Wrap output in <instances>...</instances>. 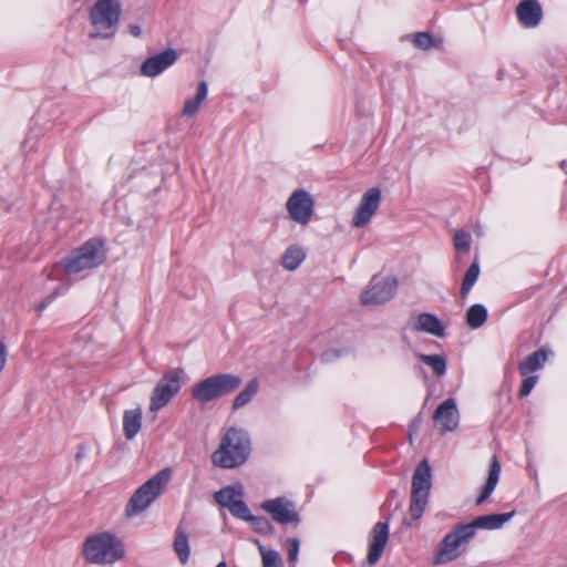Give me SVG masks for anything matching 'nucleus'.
I'll list each match as a JSON object with an SVG mask.
<instances>
[{
    "mask_svg": "<svg viewBox=\"0 0 567 567\" xmlns=\"http://www.w3.org/2000/svg\"><path fill=\"white\" fill-rule=\"evenodd\" d=\"M250 450L251 442L248 433L231 427L226 432L218 450L213 453L212 462L221 468H235L247 461Z\"/></svg>",
    "mask_w": 567,
    "mask_h": 567,
    "instance_id": "obj_1",
    "label": "nucleus"
},
{
    "mask_svg": "<svg viewBox=\"0 0 567 567\" xmlns=\"http://www.w3.org/2000/svg\"><path fill=\"white\" fill-rule=\"evenodd\" d=\"M86 561L97 565L113 564L124 557L122 542L114 534H93L83 543Z\"/></svg>",
    "mask_w": 567,
    "mask_h": 567,
    "instance_id": "obj_2",
    "label": "nucleus"
},
{
    "mask_svg": "<svg viewBox=\"0 0 567 567\" xmlns=\"http://www.w3.org/2000/svg\"><path fill=\"white\" fill-rule=\"evenodd\" d=\"M169 478L171 471L165 468L141 485L128 499L125 506V515L133 517L147 509L164 492Z\"/></svg>",
    "mask_w": 567,
    "mask_h": 567,
    "instance_id": "obj_3",
    "label": "nucleus"
},
{
    "mask_svg": "<svg viewBox=\"0 0 567 567\" xmlns=\"http://www.w3.org/2000/svg\"><path fill=\"white\" fill-rule=\"evenodd\" d=\"M122 16V6L118 0H97L90 10V22L94 30L90 33L92 39H107L114 35Z\"/></svg>",
    "mask_w": 567,
    "mask_h": 567,
    "instance_id": "obj_4",
    "label": "nucleus"
},
{
    "mask_svg": "<svg viewBox=\"0 0 567 567\" xmlns=\"http://www.w3.org/2000/svg\"><path fill=\"white\" fill-rule=\"evenodd\" d=\"M241 378L231 373H220L208 377L192 388V398L200 404H206L239 388Z\"/></svg>",
    "mask_w": 567,
    "mask_h": 567,
    "instance_id": "obj_5",
    "label": "nucleus"
},
{
    "mask_svg": "<svg viewBox=\"0 0 567 567\" xmlns=\"http://www.w3.org/2000/svg\"><path fill=\"white\" fill-rule=\"evenodd\" d=\"M105 259L106 250L103 243L97 239H90L64 258L62 266L68 275H72L99 267Z\"/></svg>",
    "mask_w": 567,
    "mask_h": 567,
    "instance_id": "obj_6",
    "label": "nucleus"
},
{
    "mask_svg": "<svg viewBox=\"0 0 567 567\" xmlns=\"http://www.w3.org/2000/svg\"><path fill=\"white\" fill-rule=\"evenodd\" d=\"M431 488V467L424 460L416 466L412 477V492L410 514L413 519H419L427 504Z\"/></svg>",
    "mask_w": 567,
    "mask_h": 567,
    "instance_id": "obj_7",
    "label": "nucleus"
},
{
    "mask_svg": "<svg viewBox=\"0 0 567 567\" xmlns=\"http://www.w3.org/2000/svg\"><path fill=\"white\" fill-rule=\"evenodd\" d=\"M183 374L184 371L182 369H172L164 373L152 392L151 412L162 410L179 392Z\"/></svg>",
    "mask_w": 567,
    "mask_h": 567,
    "instance_id": "obj_8",
    "label": "nucleus"
},
{
    "mask_svg": "<svg viewBox=\"0 0 567 567\" xmlns=\"http://www.w3.org/2000/svg\"><path fill=\"white\" fill-rule=\"evenodd\" d=\"M396 279L393 277L374 276L370 285L361 292L363 306H377L391 300L396 291Z\"/></svg>",
    "mask_w": 567,
    "mask_h": 567,
    "instance_id": "obj_9",
    "label": "nucleus"
},
{
    "mask_svg": "<svg viewBox=\"0 0 567 567\" xmlns=\"http://www.w3.org/2000/svg\"><path fill=\"white\" fill-rule=\"evenodd\" d=\"M286 209L295 223L307 226L315 214V199L306 189H296L287 199Z\"/></svg>",
    "mask_w": 567,
    "mask_h": 567,
    "instance_id": "obj_10",
    "label": "nucleus"
},
{
    "mask_svg": "<svg viewBox=\"0 0 567 567\" xmlns=\"http://www.w3.org/2000/svg\"><path fill=\"white\" fill-rule=\"evenodd\" d=\"M261 508L278 524L296 527L300 515L296 504L287 497H277L262 502Z\"/></svg>",
    "mask_w": 567,
    "mask_h": 567,
    "instance_id": "obj_11",
    "label": "nucleus"
},
{
    "mask_svg": "<svg viewBox=\"0 0 567 567\" xmlns=\"http://www.w3.org/2000/svg\"><path fill=\"white\" fill-rule=\"evenodd\" d=\"M474 534H446L439 544L433 558V565H444L456 559L462 547L466 546Z\"/></svg>",
    "mask_w": 567,
    "mask_h": 567,
    "instance_id": "obj_12",
    "label": "nucleus"
},
{
    "mask_svg": "<svg viewBox=\"0 0 567 567\" xmlns=\"http://www.w3.org/2000/svg\"><path fill=\"white\" fill-rule=\"evenodd\" d=\"M381 202V192L379 188L368 189L361 197L359 206L352 217V226L360 228L365 226L377 213Z\"/></svg>",
    "mask_w": 567,
    "mask_h": 567,
    "instance_id": "obj_13",
    "label": "nucleus"
},
{
    "mask_svg": "<svg viewBox=\"0 0 567 567\" xmlns=\"http://www.w3.org/2000/svg\"><path fill=\"white\" fill-rule=\"evenodd\" d=\"M514 516V512L478 516L471 522L455 524L450 532H475L476 529H499Z\"/></svg>",
    "mask_w": 567,
    "mask_h": 567,
    "instance_id": "obj_14",
    "label": "nucleus"
},
{
    "mask_svg": "<svg viewBox=\"0 0 567 567\" xmlns=\"http://www.w3.org/2000/svg\"><path fill=\"white\" fill-rule=\"evenodd\" d=\"M434 426L441 432L454 431L460 421V414L454 399L443 401L433 414Z\"/></svg>",
    "mask_w": 567,
    "mask_h": 567,
    "instance_id": "obj_15",
    "label": "nucleus"
},
{
    "mask_svg": "<svg viewBox=\"0 0 567 567\" xmlns=\"http://www.w3.org/2000/svg\"><path fill=\"white\" fill-rule=\"evenodd\" d=\"M176 60L177 52L174 49H167L146 59L141 65V73L145 76L154 78L173 65Z\"/></svg>",
    "mask_w": 567,
    "mask_h": 567,
    "instance_id": "obj_16",
    "label": "nucleus"
},
{
    "mask_svg": "<svg viewBox=\"0 0 567 567\" xmlns=\"http://www.w3.org/2000/svg\"><path fill=\"white\" fill-rule=\"evenodd\" d=\"M516 16L525 28H536L543 19V9L537 0H524L516 7Z\"/></svg>",
    "mask_w": 567,
    "mask_h": 567,
    "instance_id": "obj_17",
    "label": "nucleus"
},
{
    "mask_svg": "<svg viewBox=\"0 0 567 567\" xmlns=\"http://www.w3.org/2000/svg\"><path fill=\"white\" fill-rule=\"evenodd\" d=\"M501 475V463L496 455H493L489 463L488 476L482 487L481 494L475 501L476 505H482L494 492Z\"/></svg>",
    "mask_w": 567,
    "mask_h": 567,
    "instance_id": "obj_18",
    "label": "nucleus"
},
{
    "mask_svg": "<svg viewBox=\"0 0 567 567\" xmlns=\"http://www.w3.org/2000/svg\"><path fill=\"white\" fill-rule=\"evenodd\" d=\"M549 352L545 349H538L530 355L526 357L518 364V372L522 377H527L532 372H535L544 367L548 359Z\"/></svg>",
    "mask_w": 567,
    "mask_h": 567,
    "instance_id": "obj_19",
    "label": "nucleus"
},
{
    "mask_svg": "<svg viewBox=\"0 0 567 567\" xmlns=\"http://www.w3.org/2000/svg\"><path fill=\"white\" fill-rule=\"evenodd\" d=\"M142 427V409L136 408L124 411L123 432L126 440H133Z\"/></svg>",
    "mask_w": 567,
    "mask_h": 567,
    "instance_id": "obj_20",
    "label": "nucleus"
},
{
    "mask_svg": "<svg viewBox=\"0 0 567 567\" xmlns=\"http://www.w3.org/2000/svg\"><path fill=\"white\" fill-rule=\"evenodd\" d=\"M415 330L424 331L440 338L444 336V327L439 318L427 312L419 315Z\"/></svg>",
    "mask_w": 567,
    "mask_h": 567,
    "instance_id": "obj_21",
    "label": "nucleus"
},
{
    "mask_svg": "<svg viewBox=\"0 0 567 567\" xmlns=\"http://www.w3.org/2000/svg\"><path fill=\"white\" fill-rule=\"evenodd\" d=\"M389 543V534H373L372 537L369 539V543H368V555H367V560L370 565H375L386 545Z\"/></svg>",
    "mask_w": 567,
    "mask_h": 567,
    "instance_id": "obj_22",
    "label": "nucleus"
},
{
    "mask_svg": "<svg viewBox=\"0 0 567 567\" xmlns=\"http://www.w3.org/2000/svg\"><path fill=\"white\" fill-rule=\"evenodd\" d=\"M217 504L230 508L238 499L244 498L241 485L226 486L214 494Z\"/></svg>",
    "mask_w": 567,
    "mask_h": 567,
    "instance_id": "obj_23",
    "label": "nucleus"
},
{
    "mask_svg": "<svg viewBox=\"0 0 567 567\" xmlns=\"http://www.w3.org/2000/svg\"><path fill=\"white\" fill-rule=\"evenodd\" d=\"M207 93H208L207 83L205 81H203L199 83V85L197 87L196 96L193 99H188L185 102L184 107L182 110V115L187 116V117L195 115L198 112L202 103L206 100Z\"/></svg>",
    "mask_w": 567,
    "mask_h": 567,
    "instance_id": "obj_24",
    "label": "nucleus"
},
{
    "mask_svg": "<svg viewBox=\"0 0 567 567\" xmlns=\"http://www.w3.org/2000/svg\"><path fill=\"white\" fill-rule=\"evenodd\" d=\"M229 512L237 518L251 522L254 527L261 528V525H268L266 518L250 515L249 508L244 502V498H240L235 504H233V506L229 508Z\"/></svg>",
    "mask_w": 567,
    "mask_h": 567,
    "instance_id": "obj_25",
    "label": "nucleus"
},
{
    "mask_svg": "<svg viewBox=\"0 0 567 567\" xmlns=\"http://www.w3.org/2000/svg\"><path fill=\"white\" fill-rule=\"evenodd\" d=\"M306 258V251L302 247L290 246L281 258V265L287 270H296Z\"/></svg>",
    "mask_w": 567,
    "mask_h": 567,
    "instance_id": "obj_26",
    "label": "nucleus"
},
{
    "mask_svg": "<svg viewBox=\"0 0 567 567\" xmlns=\"http://www.w3.org/2000/svg\"><path fill=\"white\" fill-rule=\"evenodd\" d=\"M259 382L256 378L251 379L245 389L233 401V409L237 410L248 404L257 394Z\"/></svg>",
    "mask_w": 567,
    "mask_h": 567,
    "instance_id": "obj_27",
    "label": "nucleus"
},
{
    "mask_svg": "<svg viewBox=\"0 0 567 567\" xmlns=\"http://www.w3.org/2000/svg\"><path fill=\"white\" fill-rule=\"evenodd\" d=\"M487 319V310L483 305L476 303L468 308L466 312V323L472 329L481 328Z\"/></svg>",
    "mask_w": 567,
    "mask_h": 567,
    "instance_id": "obj_28",
    "label": "nucleus"
},
{
    "mask_svg": "<svg viewBox=\"0 0 567 567\" xmlns=\"http://www.w3.org/2000/svg\"><path fill=\"white\" fill-rule=\"evenodd\" d=\"M480 276V265L475 260L466 270L461 286V297L465 299Z\"/></svg>",
    "mask_w": 567,
    "mask_h": 567,
    "instance_id": "obj_29",
    "label": "nucleus"
},
{
    "mask_svg": "<svg viewBox=\"0 0 567 567\" xmlns=\"http://www.w3.org/2000/svg\"><path fill=\"white\" fill-rule=\"evenodd\" d=\"M174 550L181 564H186L189 558V543L186 534H177L173 544Z\"/></svg>",
    "mask_w": 567,
    "mask_h": 567,
    "instance_id": "obj_30",
    "label": "nucleus"
},
{
    "mask_svg": "<svg viewBox=\"0 0 567 567\" xmlns=\"http://www.w3.org/2000/svg\"><path fill=\"white\" fill-rule=\"evenodd\" d=\"M420 360L426 365L431 367L437 377H441L446 371V361L439 354H421Z\"/></svg>",
    "mask_w": 567,
    "mask_h": 567,
    "instance_id": "obj_31",
    "label": "nucleus"
},
{
    "mask_svg": "<svg viewBox=\"0 0 567 567\" xmlns=\"http://www.w3.org/2000/svg\"><path fill=\"white\" fill-rule=\"evenodd\" d=\"M454 247L457 252L467 254L471 248V236L464 230H456L454 234Z\"/></svg>",
    "mask_w": 567,
    "mask_h": 567,
    "instance_id": "obj_32",
    "label": "nucleus"
},
{
    "mask_svg": "<svg viewBox=\"0 0 567 567\" xmlns=\"http://www.w3.org/2000/svg\"><path fill=\"white\" fill-rule=\"evenodd\" d=\"M264 567H281L280 555L276 550H267L264 546L259 545Z\"/></svg>",
    "mask_w": 567,
    "mask_h": 567,
    "instance_id": "obj_33",
    "label": "nucleus"
},
{
    "mask_svg": "<svg viewBox=\"0 0 567 567\" xmlns=\"http://www.w3.org/2000/svg\"><path fill=\"white\" fill-rule=\"evenodd\" d=\"M414 44L422 50H429L430 48L435 45L431 34L426 32L416 33L414 35Z\"/></svg>",
    "mask_w": 567,
    "mask_h": 567,
    "instance_id": "obj_34",
    "label": "nucleus"
},
{
    "mask_svg": "<svg viewBox=\"0 0 567 567\" xmlns=\"http://www.w3.org/2000/svg\"><path fill=\"white\" fill-rule=\"evenodd\" d=\"M538 381V377L537 375H527V377H524V380L522 381V384H520V388H519V396L520 398H525L527 396L532 390L534 389L535 384L537 383Z\"/></svg>",
    "mask_w": 567,
    "mask_h": 567,
    "instance_id": "obj_35",
    "label": "nucleus"
},
{
    "mask_svg": "<svg viewBox=\"0 0 567 567\" xmlns=\"http://www.w3.org/2000/svg\"><path fill=\"white\" fill-rule=\"evenodd\" d=\"M287 557L289 563H295L298 557L300 542L298 538H289L287 539Z\"/></svg>",
    "mask_w": 567,
    "mask_h": 567,
    "instance_id": "obj_36",
    "label": "nucleus"
},
{
    "mask_svg": "<svg viewBox=\"0 0 567 567\" xmlns=\"http://www.w3.org/2000/svg\"><path fill=\"white\" fill-rule=\"evenodd\" d=\"M128 31H130V33H131L133 37H135V38H138V37H141V35H142V29H141V27H140V25H137V24H130V25H128Z\"/></svg>",
    "mask_w": 567,
    "mask_h": 567,
    "instance_id": "obj_37",
    "label": "nucleus"
},
{
    "mask_svg": "<svg viewBox=\"0 0 567 567\" xmlns=\"http://www.w3.org/2000/svg\"><path fill=\"white\" fill-rule=\"evenodd\" d=\"M86 456V447L84 445H80L78 452L75 454V460L78 462L82 461Z\"/></svg>",
    "mask_w": 567,
    "mask_h": 567,
    "instance_id": "obj_38",
    "label": "nucleus"
},
{
    "mask_svg": "<svg viewBox=\"0 0 567 567\" xmlns=\"http://www.w3.org/2000/svg\"><path fill=\"white\" fill-rule=\"evenodd\" d=\"M388 529H389L388 523H385V522H378L374 525L372 532H388Z\"/></svg>",
    "mask_w": 567,
    "mask_h": 567,
    "instance_id": "obj_39",
    "label": "nucleus"
},
{
    "mask_svg": "<svg viewBox=\"0 0 567 567\" xmlns=\"http://www.w3.org/2000/svg\"><path fill=\"white\" fill-rule=\"evenodd\" d=\"M47 305H48V303H45V302L40 303V305L38 306V308H37V309H38V311H42V310L47 307Z\"/></svg>",
    "mask_w": 567,
    "mask_h": 567,
    "instance_id": "obj_40",
    "label": "nucleus"
},
{
    "mask_svg": "<svg viewBox=\"0 0 567 567\" xmlns=\"http://www.w3.org/2000/svg\"><path fill=\"white\" fill-rule=\"evenodd\" d=\"M333 354H334V352L328 351V352H326V353L323 354V357H324V359H326V360H329V358H330L331 355H333Z\"/></svg>",
    "mask_w": 567,
    "mask_h": 567,
    "instance_id": "obj_41",
    "label": "nucleus"
},
{
    "mask_svg": "<svg viewBox=\"0 0 567 567\" xmlns=\"http://www.w3.org/2000/svg\"><path fill=\"white\" fill-rule=\"evenodd\" d=\"M216 567H227L225 561H220Z\"/></svg>",
    "mask_w": 567,
    "mask_h": 567,
    "instance_id": "obj_42",
    "label": "nucleus"
}]
</instances>
